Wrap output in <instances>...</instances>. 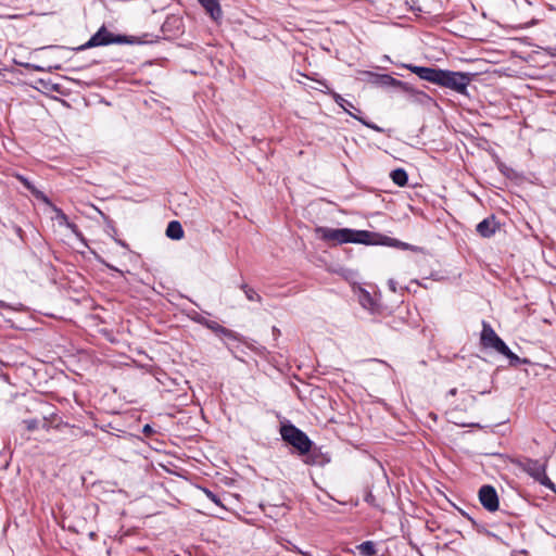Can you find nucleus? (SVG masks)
Wrapping results in <instances>:
<instances>
[{"instance_id":"24","label":"nucleus","mask_w":556,"mask_h":556,"mask_svg":"<svg viewBox=\"0 0 556 556\" xmlns=\"http://www.w3.org/2000/svg\"><path fill=\"white\" fill-rule=\"evenodd\" d=\"M216 333L219 336L226 337V338H230V339L235 338V332L228 328L223 327V326H220L219 331H217Z\"/></svg>"},{"instance_id":"14","label":"nucleus","mask_w":556,"mask_h":556,"mask_svg":"<svg viewBox=\"0 0 556 556\" xmlns=\"http://www.w3.org/2000/svg\"><path fill=\"white\" fill-rule=\"evenodd\" d=\"M184 229L178 220H172L166 228V236L172 240H180L184 238Z\"/></svg>"},{"instance_id":"11","label":"nucleus","mask_w":556,"mask_h":556,"mask_svg":"<svg viewBox=\"0 0 556 556\" xmlns=\"http://www.w3.org/2000/svg\"><path fill=\"white\" fill-rule=\"evenodd\" d=\"M363 74L366 75L367 77H369L370 79H372L374 83L381 85V86L399 87V86L404 85V83L393 78L392 76H390L388 74L380 75V74H375L372 72H364Z\"/></svg>"},{"instance_id":"25","label":"nucleus","mask_w":556,"mask_h":556,"mask_svg":"<svg viewBox=\"0 0 556 556\" xmlns=\"http://www.w3.org/2000/svg\"><path fill=\"white\" fill-rule=\"evenodd\" d=\"M97 535H98V534H97V531H96V530L88 529L87 534H86V538H83V539H81V543H86V542H88V541H93V540H96Z\"/></svg>"},{"instance_id":"4","label":"nucleus","mask_w":556,"mask_h":556,"mask_svg":"<svg viewBox=\"0 0 556 556\" xmlns=\"http://www.w3.org/2000/svg\"><path fill=\"white\" fill-rule=\"evenodd\" d=\"M480 343L485 349H492L497 353L506 356L511 363L519 362V357L510 351L507 344L497 336L492 326L482 321V331L480 336Z\"/></svg>"},{"instance_id":"3","label":"nucleus","mask_w":556,"mask_h":556,"mask_svg":"<svg viewBox=\"0 0 556 556\" xmlns=\"http://www.w3.org/2000/svg\"><path fill=\"white\" fill-rule=\"evenodd\" d=\"M418 526V529L415 530L414 539L416 540V543H414V540L412 538V532L409 529L407 532L405 531L404 523H401L402 526V532L407 535L408 541L412 545L421 543L422 545L427 543V540L430 535L433 534L434 539L438 540V545L443 544L447 545L448 543L453 542V539L450 538L451 533L447 529H443L440 523H416Z\"/></svg>"},{"instance_id":"6","label":"nucleus","mask_w":556,"mask_h":556,"mask_svg":"<svg viewBox=\"0 0 556 556\" xmlns=\"http://www.w3.org/2000/svg\"><path fill=\"white\" fill-rule=\"evenodd\" d=\"M128 42L126 36L114 35L110 33L105 26H101L98 31L90 37L84 45L75 48V51H84L94 47L109 46L112 43H126Z\"/></svg>"},{"instance_id":"33","label":"nucleus","mask_w":556,"mask_h":556,"mask_svg":"<svg viewBox=\"0 0 556 556\" xmlns=\"http://www.w3.org/2000/svg\"><path fill=\"white\" fill-rule=\"evenodd\" d=\"M7 307V304L0 300V309Z\"/></svg>"},{"instance_id":"32","label":"nucleus","mask_w":556,"mask_h":556,"mask_svg":"<svg viewBox=\"0 0 556 556\" xmlns=\"http://www.w3.org/2000/svg\"><path fill=\"white\" fill-rule=\"evenodd\" d=\"M305 462L306 464H316V462L314 459H311V457H307Z\"/></svg>"},{"instance_id":"19","label":"nucleus","mask_w":556,"mask_h":556,"mask_svg":"<svg viewBox=\"0 0 556 556\" xmlns=\"http://www.w3.org/2000/svg\"><path fill=\"white\" fill-rule=\"evenodd\" d=\"M54 211L59 225L67 227L73 232L77 231V226L68 219L67 215L62 210L55 207Z\"/></svg>"},{"instance_id":"15","label":"nucleus","mask_w":556,"mask_h":556,"mask_svg":"<svg viewBox=\"0 0 556 556\" xmlns=\"http://www.w3.org/2000/svg\"><path fill=\"white\" fill-rule=\"evenodd\" d=\"M358 302L365 309H368V311L375 309L376 302H375L374 298L371 296V294L368 291H366L365 289H359Z\"/></svg>"},{"instance_id":"35","label":"nucleus","mask_w":556,"mask_h":556,"mask_svg":"<svg viewBox=\"0 0 556 556\" xmlns=\"http://www.w3.org/2000/svg\"><path fill=\"white\" fill-rule=\"evenodd\" d=\"M118 243H119L121 245H123V247H126L125 242H123V241H118Z\"/></svg>"},{"instance_id":"23","label":"nucleus","mask_w":556,"mask_h":556,"mask_svg":"<svg viewBox=\"0 0 556 556\" xmlns=\"http://www.w3.org/2000/svg\"><path fill=\"white\" fill-rule=\"evenodd\" d=\"M203 492L206 495V497L210 498L213 503H215L218 506H223L220 503V498L215 493H213L211 490L203 489Z\"/></svg>"},{"instance_id":"1","label":"nucleus","mask_w":556,"mask_h":556,"mask_svg":"<svg viewBox=\"0 0 556 556\" xmlns=\"http://www.w3.org/2000/svg\"><path fill=\"white\" fill-rule=\"evenodd\" d=\"M420 79L432 83L440 87L448 88L460 94L467 93V87L471 83L472 74L464 72H453L434 67H425L413 64L404 65Z\"/></svg>"},{"instance_id":"8","label":"nucleus","mask_w":556,"mask_h":556,"mask_svg":"<svg viewBox=\"0 0 556 556\" xmlns=\"http://www.w3.org/2000/svg\"><path fill=\"white\" fill-rule=\"evenodd\" d=\"M479 500L482 506L490 511H494L498 508V496L492 485L486 484L480 488Z\"/></svg>"},{"instance_id":"34","label":"nucleus","mask_w":556,"mask_h":556,"mask_svg":"<svg viewBox=\"0 0 556 556\" xmlns=\"http://www.w3.org/2000/svg\"><path fill=\"white\" fill-rule=\"evenodd\" d=\"M450 394H451V395H455V394H456V389H452V390H450Z\"/></svg>"},{"instance_id":"9","label":"nucleus","mask_w":556,"mask_h":556,"mask_svg":"<svg viewBox=\"0 0 556 556\" xmlns=\"http://www.w3.org/2000/svg\"><path fill=\"white\" fill-rule=\"evenodd\" d=\"M319 84L327 89L326 93L330 94L334 102L350 116L356 119V117H361L358 113L361 110L355 108L354 104L346 99H344L341 94L334 92L329 88L326 81H319Z\"/></svg>"},{"instance_id":"10","label":"nucleus","mask_w":556,"mask_h":556,"mask_svg":"<svg viewBox=\"0 0 556 556\" xmlns=\"http://www.w3.org/2000/svg\"><path fill=\"white\" fill-rule=\"evenodd\" d=\"M498 226L500 225L496 222L495 216L492 215V216H489V217L484 218L483 220H481L477 225L476 230L481 237L490 238L496 232V230L498 229Z\"/></svg>"},{"instance_id":"31","label":"nucleus","mask_w":556,"mask_h":556,"mask_svg":"<svg viewBox=\"0 0 556 556\" xmlns=\"http://www.w3.org/2000/svg\"><path fill=\"white\" fill-rule=\"evenodd\" d=\"M129 535V531H126L124 534L119 536V542H124L125 536Z\"/></svg>"},{"instance_id":"12","label":"nucleus","mask_w":556,"mask_h":556,"mask_svg":"<svg viewBox=\"0 0 556 556\" xmlns=\"http://www.w3.org/2000/svg\"><path fill=\"white\" fill-rule=\"evenodd\" d=\"M200 4L205 9L210 16L217 21L222 17V8L218 0H198Z\"/></svg>"},{"instance_id":"20","label":"nucleus","mask_w":556,"mask_h":556,"mask_svg":"<svg viewBox=\"0 0 556 556\" xmlns=\"http://www.w3.org/2000/svg\"><path fill=\"white\" fill-rule=\"evenodd\" d=\"M240 288L249 301L262 302V296L250 286L242 283Z\"/></svg>"},{"instance_id":"17","label":"nucleus","mask_w":556,"mask_h":556,"mask_svg":"<svg viewBox=\"0 0 556 556\" xmlns=\"http://www.w3.org/2000/svg\"><path fill=\"white\" fill-rule=\"evenodd\" d=\"M58 525L60 526L62 531L67 530L72 533L77 534L79 536L80 542H81L83 538H86V534L88 531L87 523H79V528L73 526L72 523H70L67 528L65 527V523H58Z\"/></svg>"},{"instance_id":"18","label":"nucleus","mask_w":556,"mask_h":556,"mask_svg":"<svg viewBox=\"0 0 556 556\" xmlns=\"http://www.w3.org/2000/svg\"><path fill=\"white\" fill-rule=\"evenodd\" d=\"M359 555L362 556H375L377 555L376 544L372 541H365L356 546Z\"/></svg>"},{"instance_id":"21","label":"nucleus","mask_w":556,"mask_h":556,"mask_svg":"<svg viewBox=\"0 0 556 556\" xmlns=\"http://www.w3.org/2000/svg\"><path fill=\"white\" fill-rule=\"evenodd\" d=\"M356 119L358 122H361L364 126L375 130V131H378V132H383V128L379 127L378 125L363 118L362 116L361 117H356Z\"/></svg>"},{"instance_id":"27","label":"nucleus","mask_w":556,"mask_h":556,"mask_svg":"<svg viewBox=\"0 0 556 556\" xmlns=\"http://www.w3.org/2000/svg\"><path fill=\"white\" fill-rule=\"evenodd\" d=\"M220 326L222 325H219L218 323H216L214 320H208L206 328L211 329L212 331H214L216 333L217 331H219Z\"/></svg>"},{"instance_id":"28","label":"nucleus","mask_w":556,"mask_h":556,"mask_svg":"<svg viewBox=\"0 0 556 556\" xmlns=\"http://www.w3.org/2000/svg\"><path fill=\"white\" fill-rule=\"evenodd\" d=\"M142 432L146 434V435H151L154 430L153 428L150 426V425H146L142 429Z\"/></svg>"},{"instance_id":"30","label":"nucleus","mask_w":556,"mask_h":556,"mask_svg":"<svg viewBox=\"0 0 556 556\" xmlns=\"http://www.w3.org/2000/svg\"><path fill=\"white\" fill-rule=\"evenodd\" d=\"M208 320L210 319H207L203 315H201L200 320H198V324H200V325H202L204 327H207Z\"/></svg>"},{"instance_id":"2","label":"nucleus","mask_w":556,"mask_h":556,"mask_svg":"<svg viewBox=\"0 0 556 556\" xmlns=\"http://www.w3.org/2000/svg\"><path fill=\"white\" fill-rule=\"evenodd\" d=\"M316 235L319 239L326 242H333L338 244L342 243H362V244H374L372 240L375 236L372 232L367 230H354L350 228H329V227H317L315 229Z\"/></svg>"},{"instance_id":"13","label":"nucleus","mask_w":556,"mask_h":556,"mask_svg":"<svg viewBox=\"0 0 556 556\" xmlns=\"http://www.w3.org/2000/svg\"><path fill=\"white\" fill-rule=\"evenodd\" d=\"M16 178L36 199L49 203L47 195L42 191L38 190L28 178L23 175H16Z\"/></svg>"},{"instance_id":"26","label":"nucleus","mask_w":556,"mask_h":556,"mask_svg":"<svg viewBox=\"0 0 556 556\" xmlns=\"http://www.w3.org/2000/svg\"><path fill=\"white\" fill-rule=\"evenodd\" d=\"M187 316L193 320L194 323H198V320H200V317H201V314L199 312H197L195 309H190L188 313H187Z\"/></svg>"},{"instance_id":"16","label":"nucleus","mask_w":556,"mask_h":556,"mask_svg":"<svg viewBox=\"0 0 556 556\" xmlns=\"http://www.w3.org/2000/svg\"><path fill=\"white\" fill-rule=\"evenodd\" d=\"M390 177L392 181L397 185L399 187L406 186L408 181V175L405 169L403 168H396L391 172Z\"/></svg>"},{"instance_id":"29","label":"nucleus","mask_w":556,"mask_h":556,"mask_svg":"<svg viewBox=\"0 0 556 556\" xmlns=\"http://www.w3.org/2000/svg\"><path fill=\"white\" fill-rule=\"evenodd\" d=\"M388 285H389V288H390L391 291L396 292V281L395 280L390 279L388 281Z\"/></svg>"},{"instance_id":"7","label":"nucleus","mask_w":556,"mask_h":556,"mask_svg":"<svg viewBox=\"0 0 556 556\" xmlns=\"http://www.w3.org/2000/svg\"><path fill=\"white\" fill-rule=\"evenodd\" d=\"M522 469L530 477H532L540 484L548 488L553 492H556V486L552 480L546 476V460L541 462L539 459L528 458L522 464Z\"/></svg>"},{"instance_id":"5","label":"nucleus","mask_w":556,"mask_h":556,"mask_svg":"<svg viewBox=\"0 0 556 556\" xmlns=\"http://www.w3.org/2000/svg\"><path fill=\"white\" fill-rule=\"evenodd\" d=\"M280 434L283 441L295 447L301 455L307 454L312 447L309 438L292 424L282 425Z\"/></svg>"},{"instance_id":"22","label":"nucleus","mask_w":556,"mask_h":556,"mask_svg":"<svg viewBox=\"0 0 556 556\" xmlns=\"http://www.w3.org/2000/svg\"><path fill=\"white\" fill-rule=\"evenodd\" d=\"M26 429L29 431H34L39 428L40 421L38 419H26L23 421Z\"/></svg>"}]
</instances>
